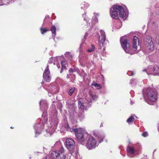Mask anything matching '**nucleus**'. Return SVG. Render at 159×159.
I'll return each instance as SVG.
<instances>
[{"instance_id": "nucleus-30", "label": "nucleus", "mask_w": 159, "mask_h": 159, "mask_svg": "<svg viewBox=\"0 0 159 159\" xmlns=\"http://www.w3.org/2000/svg\"><path fill=\"white\" fill-rule=\"evenodd\" d=\"M82 16L84 18V21H85L88 25V23L89 22L88 20H89V19L88 18V17H86V13H85L84 14H83Z\"/></svg>"}, {"instance_id": "nucleus-47", "label": "nucleus", "mask_w": 159, "mask_h": 159, "mask_svg": "<svg viewBox=\"0 0 159 159\" xmlns=\"http://www.w3.org/2000/svg\"><path fill=\"white\" fill-rule=\"evenodd\" d=\"M70 106H72V107H73L74 106V105H70V106H69V107H70Z\"/></svg>"}, {"instance_id": "nucleus-39", "label": "nucleus", "mask_w": 159, "mask_h": 159, "mask_svg": "<svg viewBox=\"0 0 159 159\" xmlns=\"http://www.w3.org/2000/svg\"><path fill=\"white\" fill-rule=\"evenodd\" d=\"M43 159H52V158H51L50 157H44Z\"/></svg>"}, {"instance_id": "nucleus-22", "label": "nucleus", "mask_w": 159, "mask_h": 159, "mask_svg": "<svg viewBox=\"0 0 159 159\" xmlns=\"http://www.w3.org/2000/svg\"><path fill=\"white\" fill-rule=\"evenodd\" d=\"M75 90V88L74 87H72L70 88L67 90V92L69 95L71 96L73 93L74 92Z\"/></svg>"}, {"instance_id": "nucleus-27", "label": "nucleus", "mask_w": 159, "mask_h": 159, "mask_svg": "<svg viewBox=\"0 0 159 159\" xmlns=\"http://www.w3.org/2000/svg\"><path fill=\"white\" fill-rule=\"evenodd\" d=\"M95 49V47L93 45H91V47L89 48L87 50L88 52H91L94 51Z\"/></svg>"}, {"instance_id": "nucleus-37", "label": "nucleus", "mask_w": 159, "mask_h": 159, "mask_svg": "<svg viewBox=\"0 0 159 159\" xmlns=\"http://www.w3.org/2000/svg\"><path fill=\"white\" fill-rule=\"evenodd\" d=\"M127 74L129 76H131L133 75L134 73L132 71H129L127 72Z\"/></svg>"}, {"instance_id": "nucleus-9", "label": "nucleus", "mask_w": 159, "mask_h": 159, "mask_svg": "<svg viewBox=\"0 0 159 159\" xmlns=\"http://www.w3.org/2000/svg\"><path fill=\"white\" fill-rule=\"evenodd\" d=\"M144 44L146 49L150 51H152L154 49V42L152 38L149 36L146 37Z\"/></svg>"}, {"instance_id": "nucleus-13", "label": "nucleus", "mask_w": 159, "mask_h": 159, "mask_svg": "<svg viewBox=\"0 0 159 159\" xmlns=\"http://www.w3.org/2000/svg\"><path fill=\"white\" fill-rule=\"evenodd\" d=\"M48 67V65H47L43 75V77L44 79L47 82H50L51 79L50 71Z\"/></svg>"}, {"instance_id": "nucleus-21", "label": "nucleus", "mask_w": 159, "mask_h": 159, "mask_svg": "<svg viewBox=\"0 0 159 159\" xmlns=\"http://www.w3.org/2000/svg\"><path fill=\"white\" fill-rule=\"evenodd\" d=\"M50 30L52 31V36L53 37V39L54 40L55 37L56 35V27L53 25L52 26L50 29Z\"/></svg>"}, {"instance_id": "nucleus-42", "label": "nucleus", "mask_w": 159, "mask_h": 159, "mask_svg": "<svg viewBox=\"0 0 159 159\" xmlns=\"http://www.w3.org/2000/svg\"><path fill=\"white\" fill-rule=\"evenodd\" d=\"M69 112L70 113L71 112H72V111H71V110L69 109Z\"/></svg>"}, {"instance_id": "nucleus-5", "label": "nucleus", "mask_w": 159, "mask_h": 159, "mask_svg": "<svg viewBox=\"0 0 159 159\" xmlns=\"http://www.w3.org/2000/svg\"><path fill=\"white\" fill-rule=\"evenodd\" d=\"M49 121L50 125L48 126V129H46L45 131L47 133L51 135L55 132L59 122L56 114L51 117Z\"/></svg>"}, {"instance_id": "nucleus-44", "label": "nucleus", "mask_w": 159, "mask_h": 159, "mask_svg": "<svg viewBox=\"0 0 159 159\" xmlns=\"http://www.w3.org/2000/svg\"><path fill=\"white\" fill-rule=\"evenodd\" d=\"M158 74H159V66H158Z\"/></svg>"}, {"instance_id": "nucleus-3", "label": "nucleus", "mask_w": 159, "mask_h": 159, "mask_svg": "<svg viewBox=\"0 0 159 159\" xmlns=\"http://www.w3.org/2000/svg\"><path fill=\"white\" fill-rule=\"evenodd\" d=\"M110 16L112 18L115 19H119V17L125 20L128 15L127 11H126L123 7L115 5L112 6L110 9Z\"/></svg>"}, {"instance_id": "nucleus-55", "label": "nucleus", "mask_w": 159, "mask_h": 159, "mask_svg": "<svg viewBox=\"0 0 159 159\" xmlns=\"http://www.w3.org/2000/svg\"><path fill=\"white\" fill-rule=\"evenodd\" d=\"M158 89H159V86H158Z\"/></svg>"}, {"instance_id": "nucleus-1", "label": "nucleus", "mask_w": 159, "mask_h": 159, "mask_svg": "<svg viewBox=\"0 0 159 159\" xmlns=\"http://www.w3.org/2000/svg\"><path fill=\"white\" fill-rule=\"evenodd\" d=\"M60 127L61 129L75 133L76 138L81 144L84 145L85 140L87 139L86 146L89 150L93 149L97 147L105 137L103 135H99L93 137L86 133L84 129L81 128H70L68 124L66 116L64 117L61 124L60 125Z\"/></svg>"}, {"instance_id": "nucleus-2", "label": "nucleus", "mask_w": 159, "mask_h": 159, "mask_svg": "<svg viewBox=\"0 0 159 159\" xmlns=\"http://www.w3.org/2000/svg\"><path fill=\"white\" fill-rule=\"evenodd\" d=\"M120 43L122 47L125 52L127 53L130 54H133L136 53L140 49V47L139 45V41L138 38L136 36L133 37L132 41V49L129 48V41L126 39L124 38H121L120 39Z\"/></svg>"}, {"instance_id": "nucleus-16", "label": "nucleus", "mask_w": 159, "mask_h": 159, "mask_svg": "<svg viewBox=\"0 0 159 159\" xmlns=\"http://www.w3.org/2000/svg\"><path fill=\"white\" fill-rule=\"evenodd\" d=\"M58 153L59 154L60 158L58 159H65L66 157L65 154V151L63 147L61 148L59 150Z\"/></svg>"}, {"instance_id": "nucleus-26", "label": "nucleus", "mask_w": 159, "mask_h": 159, "mask_svg": "<svg viewBox=\"0 0 159 159\" xmlns=\"http://www.w3.org/2000/svg\"><path fill=\"white\" fill-rule=\"evenodd\" d=\"M91 85L94 86L95 87L97 88L98 89H100L101 88L100 85L99 84L97 83L95 81H94L93 82Z\"/></svg>"}, {"instance_id": "nucleus-29", "label": "nucleus", "mask_w": 159, "mask_h": 159, "mask_svg": "<svg viewBox=\"0 0 159 159\" xmlns=\"http://www.w3.org/2000/svg\"><path fill=\"white\" fill-rule=\"evenodd\" d=\"M142 148V145L138 143L136 146V150H136L137 152V151H138V152H139L140 151H141Z\"/></svg>"}, {"instance_id": "nucleus-49", "label": "nucleus", "mask_w": 159, "mask_h": 159, "mask_svg": "<svg viewBox=\"0 0 159 159\" xmlns=\"http://www.w3.org/2000/svg\"><path fill=\"white\" fill-rule=\"evenodd\" d=\"M103 126V125H102V124H101L100 126H101H101Z\"/></svg>"}, {"instance_id": "nucleus-40", "label": "nucleus", "mask_w": 159, "mask_h": 159, "mask_svg": "<svg viewBox=\"0 0 159 159\" xmlns=\"http://www.w3.org/2000/svg\"><path fill=\"white\" fill-rule=\"evenodd\" d=\"M57 66L58 68H60V66L59 63H57Z\"/></svg>"}, {"instance_id": "nucleus-4", "label": "nucleus", "mask_w": 159, "mask_h": 159, "mask_svg": "<svg viewBox=\"0 0 159 159\" xmlns=\"http://www.w3.org/2000/svg\"><path fill=\"white\" fill-rule=\"evenodd\" d=\"M89 96L91 99H85V101H80L78 102L79 107L82 110L87 109V108L89 107L90 105V103L92 101H96L98 98V96L94 93L91 91L89 92Z\"/></svg>"}, {"instance_id": "nucleus-50", "label": "nucleus", "mask_w": 159, "mask_h": 159, "mask_svg": "<svg viewBox=\"0 0 159 159\" xmlns=\"http://www.w3.org/2000/svg\"><path fill=\"white\" fill-rule=\"evenodd\" d=\"M103 50H104V51L105 50V48H103Z\"/></svg>"}, {"instance_id": "nucleus-17", "label": "nucleus", "mask_w": 159, "mask_h": 159, "mask_svg": "<svg viewBox=\"0 0 159 159\" xmlns=\"http://www.w3.org/2000/svg\"><path fill=\"white\" fill-rule=\"evenodd\" d=\"M81 9L83 10H86L89 6V4L86 2H82L80 5Z\"/></svg>"}, {"instance_id": "nucleus-33", "label": "nucleus", "mask_w": 159, "mask_h": 159, "mask_svg": "<svg viewBox=\"0 0 159 159\" xmlns=\"http://www.w3.org/2000/svg\"><path fill=\"white\" fill-rule=\"evenodd\" d=\"M77 70L78 69L77 68H70L69 70V72L70 73V75H71V74H72L73 72L77 71Z\"/></svg>"}, {"instance_id": "nucleus-31", "label": "nucleus", "mask_w": 159, "mask_h": 159, "mask_svg": "<svg viewBox=\"0 0 159 159\" xmlns=\"http://www.w3.org/2000/svg\"><path fill=\"white\" fill-rule=\"evenodd\" d=\"M137 81L136 79H132L130 80L129 83L132 84L133 85H134L137 84Z\"/></svg>"}, {"instance_id": "nucleus-41", "label": "nucleus", "mask_w": 159, "mask_h": 159, "mask_svg": "<svg viewBox=\"0 0 159 159\" xmlns=\"http://www.w3.org/2000/svg\"><path fill=\"white\" fill-rule=\"evenodd\" d=\"M70 77V75H67V78H69Z\"/></svg>"}, {"instance_id": "nucleus-6", "label": "nucleus", "mask_w": 159, "mask_h": 159, "mask_svg": "<svg viewBox=\"0 0 159 159\" xmlns=\"http://www.w3.org/2000/svg\"><path fill=\"white\" fill-rule=\"evenodd\" d=\"M143 93L144 98L146 97L152 102H155L157 98V92L151 88L144 89Z\"/></svg>"}, {"instance_id": "nucleus-18", "label": "nucleus", "mask_w": 159, "mask_h": 159, "mask_svg": "<svg viewBox=\"0 0 159 159\" xmlns=\"http://www.w3.org/2000/svg\"><path fill=\"white\" fill-rule=\"evenodd\" d=\"M61 68L60 71V73H62L64 69H66V65H67V61L66 60H64L61 61Z\"/></svg>"}, {"instance_id": "nucleus-19", "label": "nucleus", "mask_w": 159, "mask_h": 159, "mask_svg": "<svg viewBox=\"0 0 159 159\" xmlns=\"http://www.w3.org/2000/svg\"><path fill=\"white\" fill-rule=\"evenodd\" d=\"M58 152H57L55 151H52L51 153V156L53 158H56L58 159L59 158V155Z\"/></svg>"}, {"instance_id": "nucleus-7", "label": "nucleus", "mask_w": 159, "mask_h": 159, "mask_svg": "<svg viewBox=\"0 0 159 159\" xmlns=\"http://www.w3.org/2000/svg\"><path fill=\"white\" fill-rule=\"evenodd\" d=\"M44 117H42L43 119L41 120L38 119L36 123L34 125V129L35 135V137H37L38 135L40 134L43 131V128L44 126V124L46 122H44Z\"/></svg>"}, {"instance_id": "nucleus-20", "label": "nucleus", "mask_w": 159, "mask_h": 159, "mask_svg": "<svg viewBox=\"0 0 159 159\" xmlns=\"http://www.w3.org/2000/svg\"><path fill=\"white\" fill-rule=\"evenodd\" d=\"M137 118V117L134 115H131L127 120V122L128 124H130L135 119Z\"/></svg>"}, {"instance_id": "nucleus-36", "label": "nucleus", "mask_w": 159, "mask_h": 159, "mask_svg": "<svg viewBox=\"0 0 159 159\" xmlns=\"http://www.w3.org/2000/svg\"><path fill=\"white\" fill-rule=\"evenodd\" d=\"M142 135L144 137H146L148 136V133L147 132H144L142 134Z\"/></svg>"}, {"instance_id": "nucleus-8", "label": "nucleus", "mask_w": 159, "mask_h": 159, "mask_svg": "<svg viewBox=\"0 0 159 159\" xmlns=\"http://www.w3.org/2000/svg\"><path fill=\"white\" fill-rule=\"evenodd\" d=\"M40 109L43 111L42 114V117H44L43 119L44 122H47L48 120L47 117V115L46 111L48 108L47 103L46 101L44 100H41L39 102Z\"/></svg>"}, {"instance_id": "nucleus-51", "label": "nucleus", "mask_w": 159, "mask_h": 159, "mask_svg": "<svg viewBox=\"0 0 159 159\" xmlns=\"http://www.w3.org/2000/svg\"><path fill=\"white\" fill-rule=\"evenodd\" d=\"M96 15H97V16H98V14H96Z\"/></svg>"}, {"instance_id": "nucleus-45", "label": "nucleus", "mask_w": 159, "mask_h": 159, "mask_svg": "<svg viewBox=\"0 0 159 159\" xmlns=\"http://www.w3.org/2000/svg\"><path fill=\"white\" fill-rule=\"evenodd\" d=\"M15 1H16V0H11V2L12 1L13 2H14Z\"/></svg>"}, {"instance_id": "nucleus-24", "label": "nucleus", "mask_w": 159, "mask_h": 159, "mask_svg": "<svg viewBox=\"0 0 159 159\" xmlns=\"http://www.w3.org/2000/svg\"><path fill=\"white\" fill-rule=\"evenodd\" d=\"M65 56L70 60H71L73 58V56L70 52H66L65 54Z\"/></svg>"}, {"instance_id": "nucleus-53", "label": "nucleus", "mask_w": 159, "mask_h": 159, "mask_svg": "<svg viewBox=\"0 0 159 159\" xmlns=\"http://www.w3.org/2000/svg\"><path fill=\"white\" fill-rule=\"evenodd\" d=\"M31 158V157H30V158H29V159H30Z\"/></svg>"}, {"instance_id": "nucleus-54", "label": "nucleus", "mask_w": 159, "mask_h": 159, "mask_svg": "<svg viewBox=\"0 0 159 159\" xmlns=\"http://www.w3.org/2000/svg\"><path fill=\"white\" fill-rule=\"evenodd\" d=\"M48 62L49 63H51V62H50V61H48Z\"/></svg>"}, {"instance_id": "nucleus-28", "label": "nucleus", "mask_w": 159, "mask_h": 159, "mask_svg": "<svg viewBox=\"0 0 159 159\" xmlns=\"http://www.w3.org/2000/svg\"><path fill=\"white\" fill-rule=\"evenodd\" d=\"M95 13H94V16L93 17V18L92 20V24H95L98 21V20L96 16Z\"/></svg>"}, {"instance_id": "nucleus-25", "label": "nucleus", "mask_w": 159, "mask_h": 159, "mask_svg": "<svg viewBox=\"0 0 159 159\" xmlns=\"http://www.w3.org/2000/svg\"><path fill=\"white\" fill-rule=\"evenodd\" d=\"M72 152L70 153V154L71 155L74 157H75V158H76L78 157V152L77 150L75 151L74 150V151H72Z\"/></svg>"}, {"instance_id": "nucleus-52", "label": "nucleus", "mask_w": 159, "mask_h": 159, "mask_svg": "<svg viewBox=\"0 0 159 159\" xmlns=\"http://www.w3.org/2000/svg\"><path fill=\"white\" fill-rule=\"evenodd\" d=\"M13 128H12V127H11V129Z\"/></svg>"}, {"instance_id": "nucleus-12", "label": "nucleus", "mask_w": 159, "mask_h": 159, "mask_svg": "<svg viewBox=\"0 0 159 159\" xmlns=\"http://www.w3.org/2000/svg\"><path fill=\"white\" fill-rule=\"evenodd\" d=\"M47 89L49 96H51V95L53 94L56 93L59 91L58 87L56 85H49L48 86Z\"/></svg>"}, {"instance_id": "nucleus-23", "label": "nucleus", "mask_w": 159, "mask_h": 159, "mask_svg": "<svg viewBox=\"0 0 159 159\" xmlns=\"http://www.w3.org/2000/svg\"><path fill=\"white\" fill-rule=\"evenodd\" d=\"M121 26L122 23L120 20H119L116 24L115 23L114 24L113 27L116 29H119L121 28Z\"/></svg>"}, {"instance_id": "nucleus-14", "label": "nucleus", "mask_w": 159, "mask_h": 159, "mask_svg": "<svg viewBox=\"0 0 159 159\" xmlns=\"http://www.w3.org/2000/svg\"><path fill=\"white\" fill-rule=\"evenodd\" d=\"M143 72H145L148 75L154 74V75L158 74V68L157 66H154L152 70H150L149 69L146 70L145 69L143 70Z\"/></svg>"}, {"instance_id": "nucleus-35", "label": "nucleus", "mask_w": 159, "mask_h": 159, "mask_svg": "<svg viewBox=\"0 0 159 159\" xmlns=\"http://www.w3.org/2000/svg\"><path fill=\"white\" fill-rule=\"evenodd\" d=\"M157 27V25L155 22L152 23V27L153 29H156Z\"/></svg>"}, {"instance_id": "nucleus-34", "label": "nucleus", "mask_w": 159, "mask_h": 159, "mask_svg": "<svg viewBox=\"0 0 159 159\" xmlns=\"http://www.w3.org/2000/svg\"><path fill=\"white\" fill-rule=\"evenodd\" d=\"M40 30L41 33L42 34H43L44 33L49 30H48L46 29H43L42 27L40 28Z\"/></svg>"}, {"instance_id": "nucleus-48", "label": "nucleus", "mask_w": 159, "mask_h": 159, "mask_svg": "<svg viewBox=\"0 0 159 159\" xmlns=\"http://www.w3.org/2000/svg\"><path fill=\"white\" fill-rule=\"evenodd\" d=\"M133 92V91H131L130 92V93H132Z\"/></svg>"}, {"instance_id": "nucleus-38", "label": "nucleus", "mask_w": 159, "mask_h": 159, "mask_svg": "<svg viewBox=\"0 0 159 159\" xmlns=\"http://www.w3.org/2000/svg\"><path fill=\"white\" fill-rule=\"evenodd\" d=\"M88 35V34H87V33H86L84 35V39H82V42H84L85 40V37H87Z\"/></svg>"}, {"instance_id": "nucleus-10", "label": "nucleus", "mask_w": 159, "mask_h": 159, "mask_svg": "<svg viewBox=\"0 0 159 159\" xmlns=\"http://www.w3.org/2000/svg\"><path fill=\"white\" fill-rule=\"evenodd\" d=\"M100 35L96 33L95 36L98 39V43L101 47L102 46L103 47L104 43L106 40V36L105 32L103 30H100Z\"/></svg>"}, {"instance_id": "nucleus-43", "label": "nucleus", "mask_w": 159, "mask_h": 159, "mask_svg": "<svg viewBox=\"0 0 159 159\" xmlns=\"http://www.w3.org/2000/svg\"><path fill=\"white\" fill-rule=\"evenodd\" d=\"M75 109V107H74V109L73 110V114H74V112H75V110H74Z\"/></svg>"}, {"instance_id": "nucleus-11", "label": "nucleus", "mask_w": 159, "mask_h": 159, "mask_svg": "<svg viewBox=\"0 0 159 159\" xmlns=\"http://www.w3.org/2000/svg\"><path fill=\"white\" fill-rule=\"evenodd\" d=\"M65 145L66 148L70 151L74 150L75 147V143L74 140L71 138H68L66 139Z\"/></svg>"}, {"instance_id": "nucleus-46", "label": "nucleus", "mask_w": 159, "mask_h": 159, "mask_svg": "<svg viewBox=\"0 0 159 159\" xmlns=\"http://www.w3.org/2000/svg\"><path fill=\"white\" fill-rule=\"evenodd\" d=\"M66 103H67V104H68V105H69V102H68V101H67V102H66Z\"/></svg>"}, {"instance_id": "nucleus-32", "label": "nucleus", "mask_w": 159, "mask_h": 159, "mask_svg": "<svg viewBox=\"0 0 159 159\" xmlns=\"http://www.w3.org/2000/svg\"><path fill=\"white\" fill-rule=\"evenodd\" d=\"M78 116L81 119H82L84 118V111H82L79 112L78 114Z\"/></svg>"}, {"instance_id": "nucleus-15", "label": "nucleus", "mask_w": 159, "mask_h": 159, "mask_svg": "<svg viewBox=\"0 0 159 159\" xmlns=\"http://www.w3.org/2000/svg\"><path fill=\"white\" fill-rule=\"evenodd\" d=\"M127 155L130 157H133L137 152L133 147H129L127 148Z\"/></svg>"}, {"instance_id": "nucleus-56", "label": "nucleus", "mask_w": 159, "mask_h": 159, "mask_svg": "<svg viewBox=\"0 0 159 159\" xmlns=\"http://www.w3.org/2000/svg\"><path fill=\"white\" fill-rule=\"evenodd\" d=\"M142 159H145V158H144V159L142 158Z\"/></svg>"}]
</instances>
